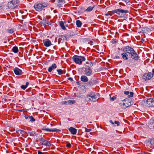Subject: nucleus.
Instances as JSON below:
<instances>
[{
    "label": "nucleus",
    "mask_w": 154,
    "mask_h": 154,
    "mask_svg": "<svg viewBox=\"0 0 154 154\" xmlns=\"http://www.w3.org/2000/svg\"><path fill=\"white\" fill-rule=\"evenodd\" d=\"M123 52H125L129 55H130L131 58L135 60H137L139 58V56L137 54L136 52L134 49L129 46H126L123 47L121 48Z\"/></svg>",
    "instance_id": "1"
},
{
    "label": "nucleus",
    "mask_w": 154,
    "mask_h": 154,
    "mask_svg": "<svg viewBox=\"0 0 154 154\" xmlns=\"http://www.w3.org/2000/svg\"><path fill=\"white\" fill-rule=\"evenodd\" d=\"M48 3L45 2H38L36 3L34 5L35 9L37 11H42L44 8L47 7Z\"/></svg>",
    "instance_id": "2"
},
{
    "label": "nucleus",
    "mask_w": 154,
    "mask_h": 154,
    "mask_svg": "<svg viewBox=\"0 0 154 154\" xmlns=\"http://www.w3.org/2000/svg\"><path fill=\"white\" fill-rule=\"evenodd\" d=\"M73 61L77 64L79 65L82 64V62L85 60V58L83 56H78L77 55H74L72 57Z\"/></svg>",
    "instance_id": "3"
},
{
    "label": "nucleus",
    "mask_w": 154,
    "mask_h": 154,
    "mask_svg": "<svg viewBox=\"0 0 154 154\" xmlns=\"http://www.w3.org/2000/svg\"><path fill=\"white\" fill-rule=\"evenodd\" d=\"M121 106L123 108H126L131 105L130 100L128 98H126L122 100L120 103Z\"/></svg>",
    "instance_id": "4"
},
{
    "label": "nucleus",
    "mask_w": 154,
    "mask_h": 154,
    "mask_svg": "<svg viewBox=\"0 0 154 154\" xmlns=\"http://www.w3.org/2000/svg\"><path fill=\"white\" fill-rule=\"evenodd\" d=\"M86 100L87 101L95 102L97 101V98L94 94L90 93L86 96Z\"/></svg>",
    "instance_id": "5"
},
{
    "label": "nucleus",
    "mask_w": 154,
    "mask_h": 154,
    "mask_svg": "<svg viewBox=\"0 0 154 154\" xmlns=\"http://www.w3.org/2000/svg\"><path fill=\"white\" fill-rule=\"evenodd\" d=\"M19 0H12L8 3V7L10 9H13L18 5Z\"/></svg>",
    "instance_id": "6"
},
{
    "label": "nucleus",
    "mask_w": 154,
    "mask_h": 154,
    "mask_svg": "<svg viewBox=\"0 0 154 154\" xmlns=\"http://www.w3.org/2000/svg\"><path fill=\"white\" fill-rule=\"evenodd\" d=\"M112 13L114 14L116 13L118 14H119L120 13H121V15H124V14H125L126 13H128L129 11L128 10H124L122 8H120L116 9L115 10H113L112 11Z\"/></svg>",
    "instance_id": "7"
},
{
    "label": "nucleus",
    "mask_w": 154,
    "mask_h": 154,
    "mask_svg": "<svg viewBox=\"0 0 154 154\" xmlns=\"http://www.w3.org/2000/svg\"><path fill=\"white\" fill-rule=\"evenodd\" d=\"M146 106H154V98H150L143 100Z\"/></svg>",
    "instance_id": "8"
},
{
    "label": "nucleus",
    "mask_w": 154,
    "mask_h": 154,
    "mask_svg": "<svg viewBox=\"0 0 154 154\" xmlns=\"http://www.w3.org/2000/svg\"><path fill=\"white\" fill-rule=\"evenodd\" d=\"M153 76V74L152 72H148L144 74L143 75V79L145 81L151 79Z\"/></svg>",
    "instance_id": "9"
},
{
    "label": "nucleus",
    "mask_w": 154,
    "mask_h": 154,
    "mask_svg": "<svg viewBox=\"0 0 154 154\" xmlns=\"http://www.w3.org/2000/svg\"><path fill=\"white\" fill-rule=\"evenodd\" d=\"M39 140L42 145L48 146H51V143L48 141L45 140L44 139L41 138Z\"/></svg>",
    "instance_id": "10"
},
{
    "label": "nucleus",
    "mask_w": 154,
    "mask_h": 154,
    "mask_svg": "<svg viewBox=\"0 0 154 154\" xmlns=\"http://www.w3.org/2000/svg\"><path fill=\"white\" fill-rule=\"evenodd\" d=\"M85 74L86 75L89 76L92 74V70L90 67L85 68Z\"/></svg>",
    "instance_id": "11"
},
{
    "label": "nucleus",
    "mask_w": 154,
    "mask_h": 154,
    "mask_svg": "<svg viewBox=\"0 0 154 154\" xmlns=\"http://www.w3.org/2000/svg\"><path fill=\"white\" fill-rule=\"evenodd\" d=\"M14 71L16 75H21L23 74L22 71L17 67H15L14 69Z\"/></svg>",
    "instance_id": "12"
},
{
    "label": "nucleus",
    "mask_w": 154,
    "mask_h": 154,
    "mask_svg": "<svg viewBox=\"0 0 154 154\" xmlns=\"http://www.w3.org/2000/svg\"><path fill=\"white\" fill-rule=\"evenodd\" d=\"M44 45L46 47H48L52 45L51 41L48 39H47L43 41Z\"/></svg>",
    "instance_id": "13"
},
{
    "label": "nucleus",
    "mask_w": 154,
    "mask_h": 154,
    "mask_svg": "<svg viewBox=\"0 0 154 154\" xmlns=\"http://www.w3.org/2000/svg\"><path fill=\"white\" fill-rule=\"evenodd\" d=\"M42 130H43L46 131H47L49 132H57L60 130H59L56 128H53L52 129H50L48 128H42Z\"/></svg>",
    "instance_id": "14"
},
{
    "label": "nucleus",
    "mask_w": 154,
    "mask_h": 154,
    "mask_svg": "<svg viewBox=\"0 0 154 154\" xmlns=\"http://www.w3.org/2000/svg\"><path fill=\"white\" fill-rule=\"evenodd\" d=\"M57 67V66L55 63H53L52 65L50 66L48 70L49 72H51L54 69H55Z\"/></svg>",
    "instance_id": "15"
},
{
    "label": "nucleus",
    "mask_w": 154,
    "mask_h": 154,
    "mask_svg": "<svg viewBox=\"0 0 154 154\" xmlns=\"http://www.w3.org/2000/svg\"><path fill=\"white\" fill-rule=\"evenodd\" d=\"M69 130L72 134L75 135L76 134L77 131V129L72 127H70L69 129Z\"/></svg>",
    "instance_id": "16"
},
{
    "label": "nucleus",
    "mask_w": 154,
    "mask_h": 154,
    "mask_svg": "<svg viewBox=\"0 0 154 154\" xmlns=\"http://www.w3.org/2000/svg\"><path fill=\"white\" fill-rule=\"evenodd\" d=\"M121 55L122 58L123 60H127L129 59V54L125 52H123Z\"/></svg>",
    "instance_id": "17"
},
{
    "label": "nucleus",
    "mask_w": 154,
    "mask_h": 154,
    "mask_svg": "<svg viewBox=\"0 0 154 154\" xmlns=\"http://www.w3.org/2000/svg\"><path fill=\"white\" fill-rule=\"evenodd\" d=\"M80 79L82 81L84 82H87L88 80V78L84 75H82Z\"/></svg>",
    "instance_id": "18"
},
{
    "label": "nucleus",
    "mask_w": 154,
    "mask_h": 154,
    "mask_svg": "<svg viewBox=\"0 0 154 154\" xmlns=\"http://www.w3.org/2000/svg\"><path fill=\"white\" fill-rule=\"evenodd\" d=\"M65 3L64 0H59L58 1V5L57 6L58 7L60 8L62 6V5H63Z\"/></svg>",
    "instance_id": "19"
},
{
    "label": "nucleus",
    "mask_w": 154,
    "mask_h": 154,
    "mask_svg": "<svg viewBox=\"0 0 154 154\" xmlns=\"http://www.w3.org/2000/svg\"><path fill=\"white\" fill-rule=\"evenodd\" d=\"M59 25L62 29L63 30H66V29L65 27L64 21L63 22L61 21L59 22Z\"/></svg>",
    "instance_id": "20"
},
{
    "label": "nucleus",
    "mask_w": 154,
    "mask_h": 154,
    "mask_svg": "<svg viewBox=\"0 0 154 154\" xmlns=\"http://www.w3.org/2000/svg\"><path fill=\"white\" fill-rule=\"evenodd\" d=\"M76 26L78 27H81L82 25V23L79 20H77L76 21Z\"/></svg>",
    "instance_id": "21"
},
{
    "label": "nucleus",
    "mask_w": 154,
    "mask_h": 154,
    "mask_svg": "<svg viewBox=\"0 0 154 154\" xmlns=\"http://www.w3.org/2000/svg\"><path fill=\"white\" fill-rule=\"evenodd\" d=\"M94 7L95 6L94 5L92 6H89L87 9H86L85 11L87 12H90L93 10Z\"/></svg>",
    "instance_id": "22"
},
{
    "label": "nucleus",
    "mask_w": 154,
    "mask_h": 154,
    "mask_svg": "<svg viewBox=\"0 0 154 154\" xmlns=\"http://www.w3.org/2000/svg\"><path fill=\"white\" fill-rule=\"evenodd\" d=\"M57 72L58 74L59 75H61L63 74V73H65L64 70H63L61 69H57Z\"/></svg>",
    "instance_id": "23"
},
{
    "label": "nucleus",
    "mask_w": 154,
    "mask_h": 154,
    "mask_svg": "<svg viewBox=\"0 0 154 154\" xmlns=\"http://www.w3.org/2000/svg\"><path fill=\"white\" fill-rule=\"evenodd\" d=\"M12 50V51L14 53H17L19 51L18 47L16 46L13 47Z\"/></svg>",
    "instance_id": "24"
},
{
    "label": "nucleus",
    "mask_w": 154,
    "mask_h": 154,
    "mask_svg": "<svg viewBox=\"0 0 154 154\" xmlns=\"http://www.w3.org/2000/svg\"><path fill=\"white\" fill-rule=\"evenodd\" d=\"M29 84V83L28 82H26L25 85H22L21 86V88L22 89L25 90L26 88H27Z\"/></svg>",
    "instance_id": "25"
},
{
    "label": "nucleus",
    "mask_w": 154,
    "mask_h": 154,
    "mask_svg": "<svg viewBox=\"0 0 154 154\" xmlns=\"http://www.w3.org/2000/svg\"><path fill=\"white\" fill-rule=\"evenodd\" d=\"M68 105L72 104L74 103H75V101L74 100H69L68 101Z\"/></svg>",
    "instance_id": "26"
},
{
    "label": "nucleus",
    "mask_w": 154,
    "mask_h": 154,
    "mask_svg": "<svg viewBox=\"0 0 154 154\" xmlns=\"http://www.w3.org/2000/svg\"><path fill=\"white\" fill-rule=\"evenodd\" d=\"M29 118L30 119V121L31 122H34L35 121V119L32 116H29Z\"/></svg>",
    "instance_id": "27"
},
{
    "label": "nucleus",
    "mask_w": 154,
    "mask_h": 154,
    "mask_svg": "<svg viewBox=\"0 0 154 154\" xmlns=\"http://www.w3.org/2000/svg\"><path fill=\"white\" fill-rule=\"evenodd\" d=\"M7 31L8 32L11 33H12L14 32V30L11 29H8Z\"/></svg>",
    "instance_id": "28"
},
{
    "label": "nucleus",
    "mask_w": 154,
    "mask_h": 154,
    "mask_svg": "<svg viewBox=\"0 0 154 154\" xmlns=\"http://www.w3.org/2000/svg\"><path fill=\"white\" fill-rule=\"evenodd\" d=\"M61 103L62 105L66 104V105H68V101H63L61 102Z\"/></svg>",
    "instance_id": "29"
},
{
    "label": "nucleus",
    "mask_w": 154,
    "mask_h": 154,
    "mask_svg": "<svg viewBox=\"0 0 154 154\" xmlns=\"http://www.w3.org/2000/svg\"><path fill=\"white\" fill-rule=\"evenodd\" d=\"M149 141L151 145L154 146V139H151Z\"/></svg>",
    "instance_id": "30"
},
{
    "label": "nucleus",
    "mask_w": 154,
    "mask_h": 154,
    "mask_svg": "<svg viewBox=\"0 0 154 154\" xmlns=\"http://www.w3.org/2000/svg\"><path fill=\"white\" fill-rule=\"evenodd\" d=\"M134 93L133 92H130L128 95V97H132L133 96Z\"/></svg>",
    "instance_id": "31"
},
{
    "label": "nucleus",
    "mask_w": 154,
    "mask_h": 154,
    "mask_svg": "<svg viewBox=\"0 0 154 154\" xmlns=\"http://www.w3.org/2000/svg\"><path fill=\"white\" fill-rule=\"evenodd\" d=\"M116 99V97L115 96H113L110 98V100L112 101H114Z\"/></svg>",
    "instance_id": "32"
},
{
    "label": "nucleus",
    "mask_w": 154,
    "mask_h": 154,
    "mask_svg": "<svg viewBox=\"0 0 154 154\" xmlns=\"http://www.w3.org/2000/svg\"><path fill=\"white\" fill-rule=\"evenodd\" d=\"M18 132H20L21 134H24L25 132L24 131L21 130H18Z\"/></svg>",
    "instance_id": "33"
},
{
    "label": "nucleus",
    "mask_w": 154,
    "mask_h": 154,
    "mask_svg": "<svg viewBox=\"0 0 154 154\" xmlns=\"http://www.w3.org/2000/svg\"><path fill=\"white\" fill-rule=\"evenodd\" d=\"M60 37L63 38V40H66V37L64 35H61L60 36Z\"/></svg>",
    "instance_id": "34"
},
{
    "label": "nucleus",
    "mask_w": 154,
    "mask_h": 154,
    "mask_svg": "<svg viewBox=\"0 0 154 154\" xmlns=\"http://www.w3.org/2000/svg\"><path fill=\"white\" fill-rule=\"evenodd\" d=\"M91 129H87L86 128H85V131L87 132H89L91 131Z\"/></svg>",
    "instance_id": "35"
},
{
    "label": "nucleus",
    "mask_w": 154,
    "mask_h": 154,
    "mask_svg": "<svg viewBox=\"0 0 154 154\" xmlns=\"http://www.w3.org/2000/svg\"><path fill=\"white\" fill-rule=\"evenodd\" d=\"M64 23H65V26L66 27H68L69 29H70V28L69 27L68 24L66 23V21H64Z\"/></svg>",
    "instance_id": "36"
},
{
    "label": "nucleus",
    "mask_w": 154,
    "mask_h": 154,
    "mask_svg": "<svg viewBox=\"0 0 154 154\" xmlns=\"http://www.w3.org/2000/svg\"><path fill=\"white\" fill-rule=\"evenodd\" d=\"M115 124H116L117 125H119L120 124V122H119L118 121H116L115 122H114Z\"/></svg>",
    "instance_id": "37"
},
{
    "label": "nucleus",
    "mask_w": 154,
    "mask_h": 154,
    "mask_svg": "<svg viewBox=\"0 0 154 154\" xmlns=\"http://www.w3.org/2000/svg\"><path fill=\"white\" fill-rule=\"evenodd\" d=\"M119 5H121L122 6H125V5L124 3H123L122 2H119Z\"/></svg>",
    "instance_id": "38"
},
{
    "label": "nucleus",
    "mask_w": 154,
    "mask_h": 154,
    "mask_svg": "<svg viewBox=\"0 0 154 154\" xmlns=\"http://www.w3.org/2000/svg\"><path fill=\"white\" fill-rule=\"evenodd\" d=\"M88 85H93L94 84V83L92 82L89 81L88 82Z\"/></svg>",
    "instance_id": "39"
},
{
    "label": "nucleus",
    "mask_w": 154,
    "mask_h": 154,
    "mask_svg": "<svg viewBox=\"0 0 154 154\" xmlns=\"http://www.w3.org/2000/svg\"><path fill=\"white\" fill-rule=\"evenodd\" d=\"M124 93L125 94L128 95L129 94V92L128 91H125L124 92Z\"/></svg>",
    "instance_id": "40"
},
{
    "label": "nucleus",
    "mask_w": 154,
    "mask_h": 154,
    "mask_svg": "<svg viewBox=\"0 0 154 154\" xmlns=\"http://www.w3.org/2000/svg\"><path fill=\"white\" fill-rule=\"evenodd\" d=\"M66 146L69 148H70L71 146V145L70 143H68L67 144Z\"/></svg>",
    "instance_id": "41"
},
{
    "label": "nucleus",
    "mask_w": 154,
    "mask_h": 154,
    "mask_svg": "<svg viewBox=\"0 0 154 154\" xmlns=\"http://www.w3.org/2000/svg\"><path fill=\"white\" fill-rule=\"evenodd\" d=\"M68 80L70 81L71 82H72L73 80V79L71 77H69L68 78Z\"/></svg>",
    "instance_id": "42"
},
{
    "label": "nucleus",
    "mask_w": 154,
    "mask_h": 154,
    "mask_svg": "<svg viewBox=\"0 0 154 154\" xmlns=\"http://www.w3.org/2000/svg\"><path fill=\"white\" fill-rule=\"evenodd\" d=\"M38 154H44V152H42L40 150H38Z\"/></svg>",
    "instance_id": "43"
},
{
    "label": "nucleus",
    "mask_w": 154,
    "mask_h": 154,
    "mask_svg": "<svg viewBox=\"0 0 154 154\" xmlns=\"http://www.w3.org/2000/svg\"><path fill=\"white\" fill-rule=\"evenodd\" d=\"M125 2L128 3L130 2L131 0H124Z\"/></svg>",
    "instance_id": "44"
},
{
    "label": "nucleus",
    "mask_w": 154,
    "mask_h": 154,
    "mask_svg": "<svg viewBox=\"0 0 154 154\" xmlns=\"http://www.w3.org/2000/svg\"><path fill=\"white\" fill-rule=\"evenodd\" d=\"M141 42H143L144 41V39H143V38H142L141 39Z\"/></svg>",
    "instance_id": "45"
},
{
    "label": "nucleus",
    "mask_w": 154,
    "mask_h": 154,
    "mask_svg": "<svg viewBox=\"0 0 154 154\" xmlns=\"http://www.w3.org/2000/svg\"><path fill=\"white\" fill-rule=\"evenodd\" d=\"M109 122L110 123H111V124H114V123L112 121V120H111L109 121Z\"/></svg>",
    "instance_id": "46"
},
{
    "label": "nucleus",
    "mask_w": 154,
    "mask_h": 154,
    "mask_svg": "<svg viewBox=\"0 0 154 154\" xmlns=\"http://www.w3.org/2000/svg\"><path fill=\"white\" fill-rule=\"evenodd\" d=\"M24 110H25L24 109H21V110H20L19 111L20 112H23V111H24Z\"/></svg>",
    "instance_id": "47"
},
{
    "label": "nucleus",
    "mask_w": 154,
    "mask_h": 154,
    "mask_svg": "<svg viewBox=\"0 0 154 154\" xmlns=\"http://www.w3.org/2000/svg\"><path fill=\"white\" fill-rule=\"evenodd\" d=\"M48 22H46V23L48 25H50L51 24L50 23H48V21H47Z\"/></svg>",
    "instance_id": "48"
},
{
    "label": "nucleus",
    "mask_w": 154,
    "mask_h": 154,
    "mask_svg": "<svg viewBox=\"0 0 154 154\" xmlns=\"http://www.w3.org/2000/svg\"><path fill=\"white\" fill-rule=\"evenodd\" d=\"M152 72L153 73V75H154V69H153L152 70Z\"/></svg>",
    "instance_id": "49"
},
{
    "label": "nucleus",
    "mask_w": 154,
    "mask_h": 154,
    "mask_svg": "<svg viewBox=\"0 0 154 154\" xmlns=\"http://www.w3.org/2000/svg\"><path fill=\"white\" fill-rule=\"evenodd\" d=\"M116 59H119L120 58V57L119 56H116Z\"/></svg>",
    "instance_id": "50"
},
{
    "label": "nucleus",
    "mask_w": 154,
    "mask_h": 154,
    "mask_svg": "<svg viewBox=\"0 0 154 154\" xmlns=\"http://www.w3.org/2000/svg\"><path fill=\"white\" fill-rule=\"evenodd\" d=\"M25 118L26 119H27L28 118V117L26 116H25Z\"/></svg>",
    "instance_id": "51"
},
{
    "label": "nucleus",
    "mask_w": 154,
    "mask_h": 154,
    "mask_svg": "<svg viewBox=\"0 0 154 154\" xmlns=\"http://www.w3.org/2000/svg\"><path fill=\"white\" fill-rule=\"evenodd\" d=\"M88 63V64H89L90 63H91V62H87L86 63Z\"/></svg>",
    "instance_id": "52"
},
{
    "label": "nucleus",
    "mask_w": 154,
    "mask_h": 154,
    "mask_svg": "<svg viewBox=\"0 0 154 154\" xmlns=\"http://www.w3.org/2000/svg\"><path fill=\"white\" fill-rule=\"evenodd\" d=\"M79 82H77V83L78 85H79Z\"/></svg>",
    "instance_id": "53"
},
{
    "label": "nucleus",
    "mask_w": 154,
    "mask_h": 154,
    "mask_svg": "<svg viewBox=\"0 0 154 154\" xmlns=\"http://www.w3.org/2000/svg\"><path fill=\"white\" fill-rule=\"evenodd\" d=\"M54 12L55 13H56V11L55 10H54Z\"/></svg>",
    "instance_id": "54"
},
{
    "label": "nucleus",
    "mask_w": 154,
    "mask_h": 154,
    "mask_svg": "<svg viewBox=\"0 0 154 154\" xmlns=\"http://www.w3.org/2000/svg\"><path fill=\"white\" fill-rule=\"evenodd\" d=\"M68 23H70V21H68Z\"/></svg>",
    "instance_id": "55"
}]
</instances>
